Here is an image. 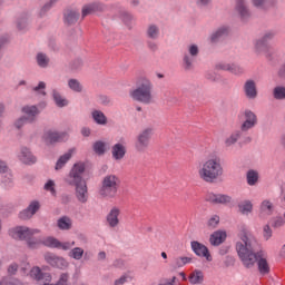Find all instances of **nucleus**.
Listing matches in <instances>:
<instances>
[{"mask_svg": "<svg viewBox=\"0 0 285 285\" xmlns=\"http://www.w3.org/2000/svg\"><path fill=\"white\" fill-rule=\"evenodd\" d=\"M257 240L255 238L244 235L242 240L236 243V250L245 268H253L255 264H258L261 275H268L271 267L265 258L266 253L264 250L255 252Z\"/></svg>", "mask_w": 285, "mask_h": 285, "instance_id": "obj_1", "label": "nucleus"}, {"mask_svg": "<svg viewBox=\"0 0 285 285\" xmlns=\"http://www.w3.org/2000/svg\"><path fill=\"white\" fill-rule=\"evenodd\" d=\"M36 233H39L37 229H30L28 227H18L16 229V238L26 239L29 248H39V246H47L48 248H60L61 250H70L72 246H75V242L72 243H61L59 239L55 237H47L42 240L32 237Z\"/></svg>", "mask_w": 285, "mask_h": 285, "instance_id": "obj_2", "label": "nucleus"}, {"mask_svg": "<svg viewBox=\"0 0 285 285\" xmlns=\"http://www.w3.org/2000/svg\"><path fill=\"white\" fill-rule=\"evenodd\" d=\"M83 173H86V164L76 163L66 177V183L69 186H75L76 197L80 204L88 202V185L83 180Z\"/></svg>", "mask_w": 285, "mask_h": 285, "instance_id": "obj_3", "label": "nucleus"}, {"mask_svg": "<svg viewBox=\"0 0 285 285\" xmlns=\"http://www.w3.org/2000/svg\"><path fill=\"white\" fill-rule=\"evenodd\" d=\"M222 175H224V168L219 158H212L205 161L203 168L199 170L200 179L207 184H215Z\"/></svg>", "mask_w": 285, "mask_h": 285, "instance_id": "obj_4", "label": "nucleus"}, {"mask_svg": "<svg viewBox=\"0 0 285 285\" xmlns=\"http://www.w3.org/2000/svg\"><path fill=\"white\" fill-rule=\"evenodd\" d=\"M119 186H121V180L116 175H107L101 181L99 195L112 199V197H117Z\"/></svg>", "mask_w": 285, "mask_h": 285, "instance_id": "obj_5", "label": "nucleus"}, {"mask_svg": "<svg viewBox=\"0 0 285 285\" xmlns=\"http://www.w3.org/2000/svg\"><path fill=\"white\" fill-rule=\"evenodd\" d=\"M130 97L134 101L140 104H150L153 101V82L145 80L135 90L130 91Z\"/></svg>", "mask_w": 285, "mask_h": 285, "instance_id": "obj_6", "label": "nucleus"}, {"mask_svg": "<svg viewBox=\"0 0 285 285\" xmlns=\"http://www.w3.org/2000/svg\"><path fill=\"white\" fill-rule=\"evenodd\" d=\"M155 135V128L146 127L140 130L135 138V150L136 153H146L150 148V141Z\"/></svg>", "mask_w": 285, "mask_h": 285, "instance_id": "obj_7", "label": "nucleus"}, {"mask_svg": "<svg viewBox=\"0 0 285 285\" xmlns=\"http://www.w3.org/2000/svg\"><path fill=\"white\" fill-rule=\"evenodd\" d=\"M275 31H266L262 38L256 40L255 42V52L256 55H262L265 52V57L267 59H271V53H268V50H271V46H268V41H273L275 39Z\"/></svg>", "mask_w": 285, "mask_h": 285, "instance_id": "obj_8", "label": "nucleus"}, {"mask_svg": "<svg viewBox=\"0 0 285 285\" xmlns=\"http://www.w3.org/2000/svg\"><path fill=\"white\" fill-rule=\"evenodd\" d=\"M42 139L47 146H55V144H61V141L68 140V132L48 130L43 134Z\"/></svg>", "mask_w": 285, "mask_h": 285, "instance_id": "obj_9", "label": "nucleus"}, {"mask_svg": "<svg viewBox=\"0 0 285 285\" xmlns=\"http://www.w3.org/2000/svg\"><path fill=\"white\" fill-rule=\"evenodd\" d=\"M45 259L49 266H52V268H59L60 271H66L68 266H70V263L66 261V258L61 256H57L53 253H46Z\"/></svg>", "mask_w": 285, "mask_h": 285, "instance_id": "obj_10", "label": "nucleus"}, {"mask_svg": "<svg viewBox=\"0 0 285 285\" xmlns=\"http://www.w3.org/2000/svg\"><path fill=\"white\" fill-rule=\"evenodd\" d=\"M245 121L240 126L242 132H248L252 128L257 126V115L250 109L244 111Z\"/></svg>", "mask_w": 285, "mask_h": 285, "instance_id": "obj_11", "label": "nucleus"}, {"mask_svg": "<svg viewBox=\"0 0 285 285\" xmlns=\"http://www.w3.org/2000/svg\"><path fill=\"white\" fill-rule=\"evenodd\" d=\"M190 246L191 250L195 253V255H197V257H205L207 262H213V256L210 255V250H208V247H206V245L197 240H193L190 243Z\"/></svg>", "mask_w": 285, "mask_h": 285, "instance_id": "obj_12", "label": "nucleus"}, {"mask_svg": "<svg viewBox=\"0 0 285 285\" xmlns=\"http://www.w3.org/2000/svg\"><path fill=\"white\" fill-rule=\"evenodd\" d=\"M40 209L41 203H39V200H32L24 210L20 212L19 217L24 220L31 219V217H35Z\"/></svg>", "mask_w": 285, "mask_h": 285, "instance_id": "obj_13", "label": "nucleus"}, {"mask_svg": "<svg viewBox=\"0 0 285 285\" xmlns=\"http://www.w3.org/2000/svg\"><path fill=\"white\" fill-rule=\"evenodd\" d=\"M273 213H275V205L268 199L263 200L259 206L258 217L261 219H267Z\"/></svg>", "mask_w": 285, "mask_h": 285, "instance_id": "obj_14", "label": "nucleus"}, {"mask_svg": "<svg viewBox=\"0 0 285 285\" xmlns=\"http://www.w3.org/2000/svg\"><path fill=\"white\" fill-rule=\"evenodd\" d=\"M189 55L185 53L184 56V68L185 70H193V61H195L194 57L199 55V48L196 45H191L189 47Z\"/></svg>", "mask_w": 285, "mask_h": 285, "instance_id": "obj_15", "label": "nucleus"}, {"mask_svg": "<svg viewBox=\"0 0 285 285\" xmlns=\"http://www.w3.org/2000/svg\"><path fill=\"white\" fill-rule=\"evenodd\" d=\"M206 202H209V204H230L232 197L224 194H214L209 193L206 195Z\"/></svg>", "mask_w": 285, "mask_h": 285, "instance_id": "obj_16", "label": "nucleus"}, {"mask_svg": "<svg viewBox=\"0 0 285 285\" xmlns=\"http://www.w3.org/2000/svg\"><path fill=\"white\" fill-rule=\"evenodd\" d=\"M104 10H106V6L101 2H92L86 4L82 8V19L88 17V14H92L95 12H104Z\"/></svg>", "mask_w": 285, "mask_h": 285, "instance_id": "obj_17", "label": "nucleus"}, {"mask_svg": "<svg viewBox=\"0 0 285 285\" xmlns=\"http://www.w3.org/2000/svg\"><path fill=\"white\" fill-rule=\"evenodd\" d=\"M236 10L242 21H248V19H250V11L246 6V0H236Z\"/></svg>", "mask_w": 285, "mask_h": 285, "instance_id": "obj_18", "label": "nucleus"}, {"mask_svg": "<svg viewBox=\"0 0 285 285\" xmlns=\"http://www.w3.org/2000/svg\"><path fill=\"white\" fill-rule=\"evenodd\" d=\"M19 159L22 164H37V157L32 155V151L28 147H21Z\"/></svg>", "mask_w": 285, "mask_h": 285, "instance_id": "obj_19", "label": "nucleus"}, {"mask_svg": "<svg viewBox=\"0 0 285 285\" xmlns=\"http://www.w3.org/2000/svg\"><path fill=\"white\" fill-rule=\"evenodd\" d=\"M216 68H218V70L232 72V75H242L244 72V68L235 63L220 62L216 66Z\"/></svg>", "mask_w": 285, "mask_h": 285, "instance_id": "obj_20", "label": "nucleus"}, {"mask_svg": "<svg viewBox=\"0 0 285 285\" xmlns=\"http://www.w3.org/2000/svg\"><path fill=\"white\" fill-rule=\"evenodd\" d=\"M120 210L117 207H114L109 214L107 215V224L110 228H116V226H119V215Z\"/></svg>", "mask_w": 285, "mask_h": 285, "instance_id": "obj_21", "label": "nucleus"}, {"mask_svg": "<svg viewBox=\"0 0 285 285\" xmlns=\"http://www.w3.org/2000/svg\"><path fill=\"white\" fill-rule=\"evenodd\" d=\"M244 92L247 99H257V86L253 80H247L245 82Z\"/></svg>", "mask_w": 285, "mask_h": 285, "instance_id": "obj_22", "label": "nucleus"}, {"mask_svg": "<svg viewBox=\"0 0 285 285\" xmlns=\"http://www.w3.org/2000/svg\"><path fill=\"white\" fill-rule=\"evenodd\" d=\"M111 155L116 159V161H120V159H124L126 157V146L121 142H117L111 148Z\"/></svg>", "mask_w": 285, "mask_h": 285, "instance_id": "obj_23", "label": "nucleus"}, {"mask_svg": "<svg viewBox=\"0 0 285 285\" xmlns=\"http://www.w3.org/2000/svg\"><path fill=\"white\" fill-rule=\"evenodd\" d=\"M22 112H24L26 118L29 124H32L37 119V115H39V108L37 106H24L22 107Z\"/></svg>", "mask_w": 285, "mask_h": 285, "instance_id": "obj_24", "label": "nucleus"}, {"mask_svg": "<svg viewBox=\"0 0 285 285\" xmlns=\"http://www.w3.org/2000/svg\"><path fill=\"white\" fill-rule=\"evenodd\" d=\"M226 242V232L217 230L214 232L209 237V243L212 246H220V244H224Z\"/></svg>", "mask_w": 285, "mask_h": 285, "instance_id": "obj_25", "label": "nucleus"}, {"mask_svg": "<svg viewBox=\"0 0 285 285\" xmlns=\"http://www.w3.org/2000/svg\"><path fill=\"white\" fill-rule=\"evenodd\" d=\"M227 36H228V28L220 27L214 33H212L209 41L210 43H217L220 41V39H224V37H227Z\"/></svg>", "mask_w": 285, "mask_h": 285, "instance_id": "obj_26", "label": "nucleus"}, {"mask_svg": "<svg viewBox=\"0 0 285 285\" xmlns=\"http://www.w3.org/2000/svg\"><path fill=\"white\" fill-rule=\"evenodd\" d=\"M79 21V11L66 10L65 11V22L67 26H75Z\"/></svg>", "mask_w": 285, "mask_h": 285, "instance_id": "obj_27", "label": "nucleus"}, {"mask_svg": "<svg viewBox=\"0 0 285 285\" xmlns=\"http://www.w3.org/2000/svg\"><path fill=\"white\" fill-rule=\"evenodd\" d=\"M30 276L33 277V279H37V282H41V279H51L50 273H43L41 272V268L39 267H33L30 271Z\"/></svg>", "mask_w": 285, "mask_h": 285, "instance_id": "obj_28", "label": "nucleus"}, {"mask_svg": "<svg viewBox=\"0 0 285 285\" xmlns=\"http://www.w3.org/2000/svg\"><path fill=\"white\" fill-rule=\"evenodd\" d=\"M190 262H193V257H175L171 262V268H183V266H186V264H190Z\"/></svg>", "mask_w": 285, "mask_h": 285, "instance_id": "obj_29", "label": "nucleus"}, {"mask_svg": "<svg viewBox=\"0 0 285 285\" xmlns=\"http://www.w3.org/2000/svg\"><path fill=\"white\" fill-rule=\"evenodd\" d=\"M57 226L60 230H70L72 228V219L68 216H62L58 219Z\"/></svg>", "mask_w": 285, "mask_h": 285, "instance_id": "obj_30", "label": "nucleus"}, {"mask_svg": "<svg viewBox=\"0 0 285 285\" xmlns=\"http://www.w3.org/2000/svg\"><path fill=\"white\" fill-rule=\"evenodd\" d=\"M71 158H72V149H70L65 155L60 156V158L58 159V161L56 164V170H61V168H63L66 166V164H68V161H70Z\"/></svg>", "mask_w": 285, "mask_h": 285, "instance_id": "obj_31", "label": "nucleus"}, {"mask_svg": "<svg viewBox=\"0 0 285 285\" xmlns=\"http://www.w3.org/2000/svg\"><path fill=\"white\" fill-rule=\"evenodd\" d=\"M190 284H204V272L195 269L189 275Z\"/></svg>", "mask_w": 285, "mask_h": 285, "instance_id": "obj_32", "label": "nucleus"}, {"mask_svg": "<svg viewBox=\"0 0 285 285\" xmlns=\"http://www.w3.org/2000/svg\"><path fill=\"white\" fill-rule=\"evenodd\" d=\"M92 119L99 126H106V124H108V118L106 117L105 114H102L101 110H94L92 111Z\"/></svg>", "mask_w": 285, "mask_h": 285, "instance_id": "obj_33", "label": "nucleus"}, {"mask_svg": "<svg viewBox=\"0 0 285 285\" xmlns=\"http://www.w3.org/2000/svg\"><path fill=\"white\" fill-rule=\"evenodd\" d=\"M52 97H53V101H55L56 106H58V108H63V107L68 106V100H66V98H63L61 96V94L59 91H57V89L52 90Z\"/></svg>", "mask_w": 285, "mask_h": 285, "instance_id": "obj_34", "label": "nucleus"}, {"mask_svg": "<svg viewBox=\"0 0 285 285\" xmlns=\"http://www.w3.org/2000/svg\"><path fill=\"white\" fill-rule=\"evenodd\" d=\"M242 135H244V131L237 130L234 131L228 138L225 139V146L228 148L230 146H233L234 144H237L239 137H242Z\"/></svg>", "mask_w": 285, "mask_h": 285, "instance_id": "obj_35", "label": "nucleus"}, {"mask_svg": "<svg viewBox=\"0 0 285 285\" xmlns=\"http://www.w3.org/2000/svg\"><path fill=\"white\" fill-rule=\"evenodd\" d=\"M238 210L242 213V215H248L249 213H253V203H250V200H245L238 205Z\"/></svg>", "mask_w": 285, "mask_h": 285, "instance_id": "obj_36", "label": "nucleus"}, {"mask_svg": "<svg viewBox=\"0 0 285 285\" xmlns=\"http://www.w3.org/2000/svg\"><path fill=\"white\" fill-rule=\"evenodd\" d=\"M273 97L274 99H277L278 101H284L285 99V87L284 86H277L273 89Z\"/></svg>", "mask_w": 285, "mask_h": 285, "instance_id": "obj_37", "label": "nucleus"}, {"mask_svg": "<svg viewBox=\"0 0 285 285\" xmlns=\"http://www.w3.org/2000/svg\"><path fill=\"white\" fill-rule=\"evenodd\" d=\"M92 148L94 153H96V155H99V157L106 155V142L98 140L94 144Z\"/></svg>", "mask_w": 285, "mask_h": 285, "instance_id": "obj_38", "label": "nucleus"}, {"mask_svg": "<svg viewBox=\"0 0 285 285\" xmlns=\"http://www.w3.org/2000/svg\"><path fill=\"white\" fill-rule=\"evenodd\" d=\"M259 179V174L253 169L247 171V184L249 186H255Z\"/></svg>", "mask_w": 285, "mask_h": 285, "instance_id": "obj_39", "label": "nucleus"}, {"mask_svg": "<svg viewBox=\"0 0 285 285\" xmlns=\"http://www.w3.org/2000/svg\"><path fill=\"white\" fill-rule=\"evenodd\" d=\"M68 87L70 88V90H73V92H81V90H83L81 82H79V80L75 78L69 79Z\"/></svg>", "mask_w": 285, "mask_h": 285, "instance_id": "obj_40", "label": "nucleus"}, {"mask_svg": "<svg viewBox=\"0 0 285 285\" xmlns=\"http://www.w3.org/2000/svg\"><path fill=\"white\" fill-rule=\"evenodd\" d=\"M37 63L40 68H48V65L50 63V58L46 56L45 53H38L37 55Z\"/></svg>", "mask_w": 285, "mask_h": 285, "instance_id": "obj_41", "label": "nucleus"}, {"mask_svg": "<svg viewBox=\"0 0 285 285\" xmlns=\"http://www.w3.org/2000/svg\"><path fill=\"white\" fill-rule=\"evenodd\" d=\"M18 30H26L28 28V13H22L17 20Z\"/></svg>", "mask_w": 285, "mask_h": 285, "instance_id": "obj_42", "label": "nucleus"}, {"mask_svg": "<svg viewBox=\"0 0 285 285\" xmlns=\"http://www.w3.org/2000/svg\"><path fill=\"white\" fill-rule=\"evenodd\" d=\"M147 37L149 39H157V37H159V28L155 24H150L147 29Z\"/></svg>", "mask_w": 285, "mask_h": 285, "instance_id": "obj_43", "label": "nucleus"}, {"mask_svg": "<svg viewBox=\"0 0 285 285\" xmlns=\"http://www.w3.org/2000/svg\"><path fill=\"white\" fill-rule=\"evenodd\" d=\"M69 257H72L73 259H81L83 257V248L76 247L69 252Z\"/></svg>", "mask_w": 285, "mask_h": 285, "instance_id": "obj_44", "label": "nucleus"}, {"mask_svg": "<svg viewBox=\"0 0 285 285\" xmlns=\"http://www.w3.org/2000/svg\"><path fill=\"white\" fill-rule=\"evenodd\" d=\"M271 224L273 228H282L285 225V219L282 216H276L271 219Z\"/></svg>", "mask_w": 285, "mask_h": 285, "instance_id": "obj_45", "label": "nucleus"}, {"mask_svg": "<svg viewBox=\"0 0 285 285\" xmlns=\"http://www.w3.org/2000/svg\"><path fill=\"white\" fill-rule=\"evenodd\" d=\"M70 283V274L68 273H62L56 283V285H69Z\"/></svg>", "mask_w": 285, "mask_h": 285, "instance_id": "obj_46", "label": "nucleus"}, {"mask_svg": "<svg viewBox=\"0 0 285 285\" xmlns=\"http://www.w3.org/2000/svg\"><path fill=\"white\" fill-rule=\"evenodd\" d=\"M0 285H26V284H23V282L17 279V278H11V279L3 278L0 282Z\"/></svg>", "mask_w": 285, "mask_h": 285, "instance_id": "obj_47", "label": "nucleus"}, {"mask_svg": "<svg viewBox=\"0 0 285 285\" xmlns=\"http://www.w3.org/2000/svg\"><path fill=\"white\" fill-rule=\"evenodd\" d=\"M263 237L265 242H268V239L273 237V229H271V225H265L263 227Z\"/></svg>", "mask_w": 285, "mask_h": 285, "instance_id": "obj_48", "label": "nucleus"}, {"mask_svg": "<svg viewBox=\"0 0 285 285\" xmlns=\"http://www.w3.org/2000/svg\"><path fill=\"white\" fill-rule=\"evenodd\" d=\"M120 18L126 23V26H130V22L132 21V16L127 11L120 12Z\"/></svg>", "mask_w": 285, "mask_h": 285, "instance_id": "obj_49", "label": "nucleus"}, {"mask_svg": "<svg viewBox=\"0 0 285 285\" xmlns=\"http://www.w3.org/2000/svg\"><path fill=\"white\" fill-rule=\"evenodd\" d=\"M26 124L30 122L28 121V118L26 116H22L18 120H16L14 126L16 128H18V130H20V128H23V126H26Z\"/></svg>", "mask_w": 285, "mask_h": 285, "instance_id": "obj_50", "label": "nucleus"}, {"mask_svg": "<svg viewBox=\"0 0 285 285\" xmlns=\"http://www.w3.org/2000/svg\"><path fill=\"white\" fill-rule=\"evenodd\" d=\"M82 67H83L82 59H76L71 62V70H81Z\"/></svg>", "mask_w": 285, "mask_h": 285, "instance_id": "obj_51", "label": "nucleus"}, {"mask_svg": "<svg viewBox=\"0 0 285 285\" xmlns=\"http://www.w3.org/2000/svg\"><path fill=\"white\" fill-rule=\"evenodd\" d=\"M53 3L52 0H50L49 2H47L40 10V17L46 16V12H48L50 10V8H52Z\"/></svg>", "mask_w": 285, "mask_h": 285, "instance_id": "obj_52", "label": "nucleus"}, {"mask_svg": "<svg viewBox=\"0 0 285 285\" xmlns=\"http://www.w3.org/2000/svg\"><path fill=\"white\" fill-rule=\"evenodd\" d=\"M209 228H217V226L219 225V216H214L208 220Z\"/></svg>", "mask_w": 285, "mask_h": 285, "instance_id": "obj_53", "label": "nucleus"}, {"mask_svg": "<svg viewBox=\"0 0 285 285\" xmlns=\"http://www.w3.org/2000/svg\"><path fill=\"white\" fill-rule=\"evenodd\" d=\"M45 190H49L52 195H55V181L48 180L45 185Z\"/></svg>", "mask_w": 285, "mask_h": 285, "instance_id": "obj_54", "label": "nucleus"}, {"mask_svg": "<svg viewBox=\"0 0 285 285\" xmlns=\"http://www.w3.org/2000/svg\"><path fill=\"white\" fill-rule=\"evenodd\" d=\"M17 271H19V265H17V263H12L11 265H9L8 267L9 275H17Z\"/></svg>", "mask_w": 285, "mask_h": 285, "instance_id": "obj_55", "label": "nucleus"}, {"mask_svg": "<svg viewBox=\"0 0 285 285\" xmlns=\"http://www.w3.org/2000/svg\"><path fill=\"white\" fill-rule=\"evenodd\" d=\"M147 46H148V48H149V50H151L153 52H156V50H157V43L156 42H153V41H148L147 42Z\"/></svg>", "mask_w": 285, "mask_h": 285, "instance_id": "obj_56", "label": "nucleus"}, {"mask_svg": "<svg viewBox=\"0 0 285 285\" xmlns=\"http://www.w3.org/2000/svg\"><path fill=\"white\" fill-rule=\"evenodd\" d=\"M127 279L128 278L126 276H121L120 278L115 281V285H124V284H126Z\"/></svg>", "mask_w": 285, "mask_h": 285, "instance_id": "obj_57", "label": "nucleus"}, {"mask_svg": "<svg viewBox=\"0 0 285 285\" xmlns=\"http://www.w3.org/2000/svg\"><path fill=\"white\" fill-rule=\"evenodd\" d=\"M114 266L115 268H124V259H116Z\"/></svg>", "mask_w": 285, "mask_h": 285, "instance_id": "obj_58", "label": "nucleus"}, {"mask_svg": "<svg viewBox=\"0 0 285 285\" xmlns=\"http://www.w3.org/2000/svg\"><path fill=\"white\" fill-rule=\"evenodd\" d=\"M45 88H46V82L40 81L39 85H38L37 87H35L33 90H35L36 92H39V90H45Z\"/></svg>", "mask_w": 285, "mask_h": 285, "instance_id": "obj_59", "label": "nucleus"}, {"mask_svg": "<svg viewBox=\"0 0 285 285\" xmlns=\"http://www.w3.org/2000/svg\"><path fill=\"white\" fill-rule=\"evenodd\" d=\"M225 264H226V266H233V264H235V258L227 256Z\"/></svg>", "mask_w": 285, "mask_h": 285, "instance_id": "obj_60", "label": "nucleus"}, {"mask_svg": "<svg viewBox=\"0 0 285 285\" xmlns=\"http://www.w3.org/2000/svg\"><path fill=\"white\" fill-rule=\"evenodd\" d=\"M8 170V165L6 161L0 160V173H6Z\"/></svg>", "mask_w": 285, "mask_h": 285, "instance_id": "obj_61", "label": "nucleus"}, {"mask_svg": "<svg viewBox=\"0 0 285 285\" xmlns=\"http://www.w3.org/2000/svg\"><path fill=\"white\" fill-rule=\"evenodd\" d=\"M81 135H83V137H90V129H88V128H82V129H81Z\"/></svg>", "mask_w": 285, "mask_h": 285, "instance_id": "obj_62", "label": "nucleus"}, {"mask_svg": "<svg viewBox=\"0 0 285 285\" xmlns=\"http://www.w3.org/2000/svg\"><path fill=\"white\" fill-rule=\"evenodd\" d=\"M198 6H208L210 3V0H197Z\"/></svg>", "mask_w": 285, "mask_h": 285, "instance_id": "obj_63", "label": "nucleus"}, {"mask_svg": "<svg viewBox=\"0 0 285 285\" xmlns=\"http://www.w3.org/2000/svg\"><path fill=\"white\" fill-rule=\"evenodd\" d=\"M279 257L285 259V244L282 246L281 252H279Z\"/></svg>", "mask_w": 285, "mask_h": 285, "instance_id": "obj_64", "label": "nucleus"}]
</instances>
